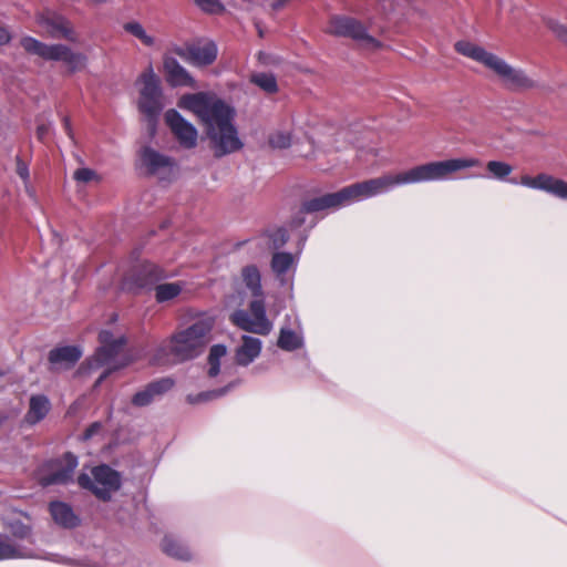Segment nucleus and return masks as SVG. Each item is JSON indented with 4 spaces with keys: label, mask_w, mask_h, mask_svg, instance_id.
Here are the masks:
<instances>
[{
    "label": "nucleus",
    "mask_w": 567,
    "mask_h": 567,
    "mask_svg": "<svg viewBox=\"0 0 567 567\" xmlns=\"http://www.w3.org/2000/svg\"><path fill=\"white\" fill-rule=\"evenodd\" d=\"M477 166H481V161L474 157L430 162L394 175L389 174L371 178L343 187L336 193H328L311 198L305 207L308 210L340 208L388 193L398 186L446 181L452 174L458 171Z\"/></svg>",
    "instance_id": "nucleus-1"
},
{
    "label": "nucleus",
    "mask_w": 567,
    "mask_h": 567,
    "mask_svg": "<svg viewBox=\"0 0 567 567\" xmlns=\"http://www.w3.org/2000/svg\"><path fill=\"white\" fill-rule=\"evenodd\" d=\"M178 105L199 117L216 157L243 148L244 143L234 125L235 112L220 99L205 93L186 94L182 96Z\"/></svg>",
    "instance_id": "nucleus-2"
},
{
    "label": "nucleus",
    "mask_w": 567,
    "mask_h": 567,
    "mask_svg": "<svg viewBox=\"0 0 567 567\" xmlns=\"http://www.w3.org/2000/svg\"><path fill=\"white\" fill-rule=\"evenodd\" d=\"M213 327V317H199L189 327L173 334L168 344L157 350L154 360L158 363L167 362V349L175 361H186L198 357L210 341Z\"/></svg>",
    "instance_id": "nucleus-3"
},
{
    "label": "nucleus",
    "mask_w": 567,
    "mask_h": 567,
    "mask_svg": "<svg viewBox=\"0 0 567 567\" xmlns=\"http://www.w3.org/2000/svg\"><path fill=\"white\" fill-rule=\"evenodd\" d=\"M455 50L493 71L508 90L526 91L539 87L538 82L529 76L525 70L512 66L504 59L477 44L462 40L455 43Z\"/></svg>",
    "instance_id": "nucleus-4"
},
{
    "label": "nucleus",
    "mask_w": 567,
    "mask_h": 567,
    "mask_svg": "<svg viewBox=\"0 0 567 567\" xmlns=\"http://www.w3.org/2000/svg\"><path fill=\"white\" fill-rule=\"evenodd\" d=\"M241 277L254 299L249 303L248 311L236 310L230 319L234 324L247 332L267 336L272 330V322L266 315L260 272L256 266H246L241 270Z\"/></svg>",
    "instance_id": "nucleus-5"
},
{
    "label": "nucleus",
    "mask_w": 567,
    "mask_h": 567,
    "mask_svg": "<svg viewBox=\"0 0 567 567\" xmlns=\"http://www.w3.org/2000/svg\"><path fill=\"white\" fill-rule=\"evenodd\" d=\"M101 347L92 359L89 360L91 370L105 368L96 380L94 386H99L113 371L128 364L130 358L125 351V339L114 338L110 331L103 330L99 336Z\"/></svg>",
    "instance_id": "nucleus-6"
},
{
    "label": "nucleus",
    "mask_w": 567,
    "mask_h": 567,
    "mask_svg": "<svg viewBox=\"0 0 567 567\" xmlns=\"http://www.w3.org/2000/svg\"><path fill=\"white\" fill-rule=\"evenodd\" d=\"M21 47L30 54L47 61H61L71 72L80 71L86 65V56L83 53L72 51L64 44H45L32 37L21 39Z\"/></svg>",
    "instance_id": "nucleus-7"
},
{
    "label": "nucleus",
    "mask_w": 567,
    "mask_h": 567,
    "mask_svg": "<svg viewBox=\"0 0 567 567\" xmlns=\"http://www.w3.org/2000/svg\"><path fill=\"white\" fill-rule=\"evenodd\" d=\"M164 278H166L165 271L152 262L142 264L133 275L134 285L137 288H148L155 285V299L161 303L175 299L185 287L181 281L157 284Z\"/></svg>",
    "instance_id": "nucleus-8"
},
{
    "label": "nucleus",
    "mask_w": 567,
    "mask_h": 567,
    "mask_svg": "<svg viewBox=\"0 0 567 567\" xmlns=\"http://www.w3.org/2000/svg\"><path fill=\"white\" fill-rule=\"evenodd\" d=\"M143 84L140 93L138 107L147 118V130L151 135L155 133L157 117L163 110L162 90L152 69L141 75Z\"/></svg>",
    "instance_id": "nucleus-9"
},
{
    "label": "nucleus",
    "mask_w": 567,
    "mask_h": 567,
    "mask_svg": "<svg viewBox=\"0 0 567 567\" xmlns=\"http://www.w3.org/2000/svg\"><path fill=\"white\" fill-rule=\"evenodd\" d=\"M82 488L90 489L97 498L109 501L121 487L120 474L107 465H100L91 471V475L82 473L78 477Z\"/></svg>",
    "instance_id": "nucleus-10"
},
{
    "label": "nucleus",
    "mask_w": 567,
    "mask_h": 567,
    "mask_svg": "<svg viewBox=\"0 0 567 567\" xmlns=\"http://www.w3.org/2000/svg\"><path fill=\"white\" fill-rule=\"evenodd\" d=\"M327 31L332 35L351 38L364 49L375 50L381 45L377 39L368 34L360 21L350 17L336 16L331 18Z\"/></svg>",
    "instance_id": "nucleus-11"
},
{
    "label": "nucleus",
    "mask_w": 567,
    "mask_h": 567,
    "mask_svg": "<svg viewBox=\"0 0 567 567\" xmlns=\"http://www.w3.org/2000/svg\"><path fill=\"white\" fill-rule=\"evenodd\" d=\"M78 458L66 453L62 458L48 462L39 473L42 486L68 484L72 481Z\"/></svg>",
    "instance_id": "nucleus-12"
},
{
    "label": "nucleus",
    "mask_w": 567,
    "mask_h": 567,
    "mask_svg": "<svg viewBox=\"0 0 567 567\" xmlns=\"http://www.w3.org/2000/svg\"><path fill=\"white\" fill-rule=\"evenodd\" d=\"M141 161L148 173L161 181H171L177 174L176 162L172 157L151 147H145L142 151Z\"/></svg>",
    "instance_id": "nucleus-13"
},
{
    "label": "nucleus",
    "mask_w": 567,
    "mask_h": 567,
    "mask_svg": "<svg viewBox=\"0 0 567 567\" xmlns=\"http://www.w3.org/2000/svg\"><path fill=\"white\" fill-rule=\"evenodd\" d=\"M8 559H45L58 564L71 565L72 559L58 554L41 555L32 549L0 537V560Z\"/></svg>",
    "instance_id": "nucleus-14"
},
{
    "label": "nucleus",
    "mask_w": 567,
    "mask_h": 567,
    "mask_svg": "<svg viewBox=\"0 0 567 567\" xmlns=\"http://www.w3.org/2000/svg\"><path fill=\"white\" fill-rule=\"evenodd\" d=\"M37 23L49 38L76 41V34L70 22L60 14L53 12L41 13L37 17Z\"/></svg>",
    "instance_id": "nucleus-15"
},
{
    "label": "nucleus",
    "mask_w": 567,
    "mask_h": 567,
    "mask_svg": "<svg viewBox=\"0 0 567 567\" xmlns=\"http://www.w3.org/2000/svg\"><path fill=\"white\" fill-rule=\"evenodd\" d=\"M165 122L172 133L184 148H193L197 144V130L186 121L176 110H168L165 113Z\"/></svg>",
    "instance_id": "nucleus-16"
},
{
    "label": "nucleus",
    "mask_w": 567,
    "mask_h": 567,
    "mask_svg": "<svg viewBox=\"0 0 567 567\" xmlns=\"http://www.w3.org/2000/svg\"><path fill=\"white\" fill-rule=\"evenodd\" d=\"M519 184L527 188L546 192L557 198L567 200V182L542 173L536 176L523 175Z\"/></svg>",
    "instance_id": "nucleus-17"
},
{
    "label": "nucleus",
    "mask_w": 567,
    "mask_h": 567,
    "mask_svg": "<svg viewBox=\"0 0 567 567\" xmlns=\"http://www.w3.org/2000/svg\"><path fill=\"white\" fill-rule=\"evenodd\" d=\"M174 381L171 378H163L146 385L132 398L135 406L142 408L151 404L157 396L171 390Z\"/></svg>",
    "instance_id": "nucleus-18"
},
{
    "label": "nucleus",
    "mask_w": 567,
    "mask_h": 567,
    "mask_svg": "<svg viewBox=\"0 0 567 567\" xmlns=\"http://www.w3.org/2000/svg\"><path fill=\"white\" fill-rule=\"evenodd\" d=\"M297 262L298 257L290 252H275L271 258V270L276 278L285 285L293 276Z\"/></svg>",
    "instance_id": "nucleus-19"
},
{
    "label": "nucleus",
    "mask_w": 567,
    "mask_h": 567,
    "mask_svg": "<svg viewBox=\"0 0 567 567\" xmlns=\"http://www.w3.org/2000/svg\"><path fill=\"white\" fill-rule=\"evenodd\" d=\"M177 53L189 59L194 64L207 65L214 62L217 56V47L214 42H205L203 44H193L186 49L177 50Z\"/></svg>",
    "instance_id": "nucleus-20"
},
{
    "label": "nucleus",
    "mask_w": 567,
    "mask_h": 567,
    "mask_svg": "<svg viewBox=\"0 0 567 567\" xmlns=\"http://www.w3.org/2000/svg\"><path fill=\"white\" fill-rule=\"evenodd\" d=\"M262 349V342L259 338L251 336H243L241 344L237 347L235 361L238 365L247 367L252 363Z\"/></svg>",
    "instance_id": "nucleus-21"
},
{
    "label": "nucleus",
    "mask_w": 567,
    "mask_h": 567,
    "mask_svg": "<svg viewBox=\"0 0 567 567\" xmlns=\"http://www.w3.org/2000/svg\"><path fill=\"white\" fill-rule=\"evenodd\" d=\"M81 358V351L73 346L56 348L50 351L49 361L53 370L71 368Z\"/></svg>",
    "instance_id": "nucleus-22"
},
{
    "label": "nucleus",
    "mask_w": 567,
    "mask_h": 567,
    "mask_svg": "<svg viewBox=\"0 0 567 567\" xmlns=\"http://www.w3.org/2000/svg\"><path fill=\"white\" fill-rule=\"evenodd\" d=\"M305 344L303 333L299 324L296 327L282 326L279 330L277 346L287 352H292L301 349Z\"/></svg>",
    "instance_id": "nucleus-23"
},
{
    "label": "nucleus",
    "mask_w": 567,
    "mask_h": 567,
    "mask_svg": "<svg viewBox=\"0 0 567 567\" xmlns=\"http://www.w3.org/2000/svg\"><path fill=\"white\" fill-rule=\"evenodd\" d=\"M50 400L43 394H35L30 398L29 409L23 417L28 425H35L41 422L50 412Z\"/></svg>",
    "instance_id": "nucleus-24"
},
{
    "label": "nucleus",
    "mask_w": 567,
    "mask_h": 567,
    "mask_svg": "<svg viewBox=\"0 0 567 567\" xmlns=\"http://www.w3.org/2000/svg\"><path fill=\"white\" fill-rule=\"evenodd\" d=\"M164 70L167 81L173 86H194V80L189 73L174 58L166 56L164 60Z\"/></svg>",
    "instance_id": "nucleus-25"
},
{
    "label": "nucleus",
    "mask_w": 567,
    "mask_h": 567,
    "mask_svg": "<svg viewBox=\"0 0 567 567\" xmlns=\"http://www.w3.org/2000/svg\"><path fill=\"white\" fill-rule=\"evenodd\" d=\"M162 550L169 557L178 560H189L192 553L188 546L177 536L165 535L161 542Z\"/></svg>",
    "instance_id": "nucleus-26"
},
{
    "label": "nucleus",
    "mask_w": 567,
    "mask_h": 567,
    "mask_svg": "<svg viewBox=\"0 0 567 567\" xmlns=\"http://www.w3.org/2000/svg\"><path fill=\"white\" fill-rule=\"evenodd\" d=\"M50 514L55 524L64 528H73L79 524V518L72 507L63 502H52L50 504Z\"/></svg>",
    "instance_id": "nucleus-27"
},
{
    "label": "nucleus",
    "mask_w": 567,
    "mask_h": 567,
    "mask_svg": "<svg viewBox=\"0 0 567 567\" xmlns=\"http://www.w3.org/2000/svg\"><path fill=\"white\" fill-rule=\"evenodd\" d=\"M227 354V348L224 344H215L210 348L208 354V377L215 378L221 373V359Z\"/></svg>",
    "instance_id": "nucleus-28"
},
{
    "label": "nucleus",
    "mask_w": 567,
    "mask_h": 567,
    "mask_svg": "<svg viewBox=\"0 0 567 567\" xmlns=\"http://www.w3.org/2000/svg\"><path fill=\"white\" fill-rule=\"evenodd\" d=\"M123 29L134 38L138 39L144 45L153 47L155 38L150 35L145 28L137 21H128L123 25Z\"/></svg>",
    "instance_id": "nucleus-29"
},
{
    "label": "nucleus",
    "mask_w": 567,
    "mask_h": 567,
    "mask_svg": "<svg viewBox=\"0 0 567 567\" xmlns=\"http://www.w3.org/2000/svg\"><path fill=\"white\" fill-rule=\"evenodd\" d=\"M486 169L491 176L498 181H504L513 172V167L501 161H489L486 164Z\"/></svg>",
    "instance_id": "nucleus-30"
},
{
    "label": "nucleus",
    "mask_w": 567,
    "mask_h": 567,
    "mask_svg": "<svg viewBox=\"0 0 567 567\" xmlns=\"http://www.w3.org/2000/svg\"><path fill=\"white\" fill-rule=\"evenodd\" d=\"M251 82L267 93H275L278 90L276 78L270 73H256L251 76Z\"/></svg>",
    "instance_id": "nucleus-31"
},
{
    "label": "nucleus",
    "mask_w": 567,
    "mask_h": 567,
    "mask_svg": "<svg viewBox=\"0 0 567 567\" xmlns=\"http://www.w3.org/2000/svg\"><path fill=\"white\" fill-rule=\"evenodd\" d=\"M288 234L285 228L269 230L266 235L269 249H279L288 241Z\"/></svg>",
    "instance_id": "nucleus-32"
},
{
    "label": "nucleus",
    "mask_w": 567,
    "mask_h": 567,
    "mask_svg": "<svg viewBox=\"0 0 567 567\" xmlns=\"http://www.w3.org/2000/svg\"><path fill=\"white\" fill-rule=\"evenodd\" d=\"M235 385V383L230 382L227 386L225 388H220V389H217V390H210V391H205V392H202L197 395H189L188 396V401L190 403H198V402H204V401H209V400H214V399H217V398H220L223 395H225L230 389H233Z\"/></svg>",
    "instance_id": "nucleus-33"
},
{
    "label": "nucleus",
    "mask_w": 567,
    "mask_h": 567,
    "mask_svg": "<svg viewBox=\"0 0 567 567\" xmlns=\"http://www.w3.org/2000/svg\"><path fill=\"white\" fill-rule=\"evenodd\" d=\"M269 144L274 148H287L291 145V134L288 131H275L269 135Z\"/></svg>",
    "instance_id": "nucleus-34"
},
{
    "label": "nucleus",
    "mask_w": 567,
    "mask_h": 567,
    "mask_svg": "<svg viewBox=\"0 0 567 567\" xmlns=\"http://www.w3.org/2000/svg\"><path fill=\"white\" fill-rule=\"evenodd\" d=\"M16 161H17L16 172L19 175V177L23 181L24 188H25V192L28 193V195L30 197H33V190L31 189V187L29 185V177H30L29 167L19 156H17Z\"/></svg>",
    "instance_id": "nucleus-35"
},
{
    "label": "nucleus",
    "mask_w": 567,
    "mask_h": 567,
    "mask_svg": "<svg viewBox=\"0 0 567 567\" xmlns=\"http://www.w3.org/2000/svg\"><path fill=\"white\" fill-rule=\"evenodd\" d=\"M194 3L203 11L208 13H219L224 10L219 0H193Z\"/></svg>",
    "instance_id": "nucleus-36"
},
{
    "label": "nucleus",
    "mask_w": 567,
    "mask_h": 567,
    "mask_svg": "<svg viewBox=\"0 0 567 567\" xmlns=\"http://www.w3.org/2000/svg\"><path fill=\"white\" fill-rule=\"evenodd\" d=\"M310 199L306 200L301 208L299 209V212L292 217L291 221H290V227L292 229H297V228H300L305 223H306V215L307 214H310V213H317L318 210H308L306 209V204L309 202Z\"/></svg>",
    "instance_id": "nucleus-37"
},
{
    "label": "nucleus",
    "mask_w": 567,
    "mask_h": 567,
    "mask_svg": "<svg viewBox=\"0 0 567 567\" xmlns=\"http://www.w3.org/2000/svg\"><path fill=\"white\" fill-rule=\"evenodd\" d=\"M548 28L556 34V37L567 44V25L563 24L556 20H548Z\"/></svg>",
    "instance_id": "nucleus-38"
},
{
    "label": "nucleus",
    "mask_w": 567,
    "mask_h": 567,
    "mask_svg": "<svg viewBox=\"0 0 567 567\" xmlns=\"http://www.w3.org/2000/svg\"><path fill=\"white\" fill-rule=\"evenodd\" d=\"M96 173L91 168H79L74 172V179L81 183H89L93 179H95Z\"/></svg>",
    "instance_id": "nucleus-39"
},
{
    "label": "nucleus",
    "mask_w": 567,
    "mask_h": 567,
    "mask_svg": "<svg viewBox=\"0 0 567 567\" xmlns=\"http://www.w3.org/2000/svg\"><path fill=\"white\" fill-rule=\"evenodd\" d=\"M10 529H11L12 535L16 538L23 539V538H28L30 535V528L27 525H23L21 523L11 524Z\"/></svg>",
    "instance_id": "nucleus-40"
},
{
    "label": "nucleus",
    "mask_w": 567,
    "mask_h": 567,
    "mask_svg": "<svg viewBox=\"0 0 567 567\" xmlns=\"http://www.w3.org/2000/svg\"><path fill=\"white\" fill-rule=\"evenodd\" d=\"M101 430V424L99 422H95L93 424H91L84 432L83 434V439L84 440H89L91 439L93 435H95L99 431Z\"/></svg>",
    "instance_id": "nucleus-41"
},
{
    "label": "nucleus",
    "mask_w": 567,
    "mask_h": 567,
    "mask_svg": "<svg viewBox=\"0 0 567 567\" xmlns=\"http://www.w3.org/2000/svg\"><path fill=\"white\" fill-rule=\"evenodd\" d=\"M11 37L9 31L0 25V45L7 44L10 41Z\"/></svg>",
    "instance_id": "nucleus-42"
},
{
    "label": "nucleus",
    "mask_w": 567,
    "mask_h": 567,
    "mask_svg": "<svg viewBox=\"0 0 567 567\" xmlns=\"http://www.w3.org/2000/svg\"><path fill=\"white\" fill-rule=\"evenodd\" d=\"M48 132H49V127L47 125L42 124V125L38 126L37 134L40 140H43Z\"/></svg>",
    "instance_id": "nucleus-43"
},
{
    "label": "nucleus",
    "mask_w": 567,
    "mask_h": 567,
    "mask_svg": "<svg viewBox=\"0 0 567 567\" xmlns=\"http://www.w3.org/2000/svg\"><path fill=\"white\" fill-rule=\"evenodd\" d=\"M64 127H65L68 135L72 136L70 121L68 118H64Z\"/></svg>",
    "instance_id": "nucleus-44"
},
{
    "label": "nucleus",
    "mask_w": 567,
    "mask_h": 567,
    "mask_svg": "<svg viewBox=\"0 0 567 567\" xmlns=\"http://www.w3.org/2000/svg\"><path fill=\"white\" fill-rule=\"evenodd\" d=\"M316 221L315 220H311L310 221V225H309V228H312L315 226Z\"/></svg>",
    "instance_id": "nucleus-45"
},
{
    "label": "nucleus",
    "mask_w": 567,
    "mask_h": 567,
    "mask_svg": "<svg viewBox=\"0 0 567 567\" xmlns=\"http://www.w3.org/2000/svg\"><path fill=\"white\" fill-rule=\"evenodd\" d=\"M93 1L96 3H102V2H105L106 0H93Z\"/></svg>",
    "instance_id": "nucleus-46"
},
{
    "label": "nucleus",
    "mask_w": 567,
    "mask_h": 567,
    "mask_svg": "<svg viewBox=\"0 0 567 567\" xmlns=\"http://www.w3.org/2000/svg\"><path fill=\"white\" fill-rule=\"evenodd\" d=\"M306 238H307V236H306V235H303V236L301 237V241L303 243V241L306 240Z\"/></svg>",
    "instance_id": "nucleus-47"
},
{
    "label": "nucleus",
    "mask_w": 567,
    "mask_h": 567,
    "mask_svg": "<svg viewBox=\"0 0 567 567\" xmlns=\"http://www.w3.org/2000/svg\"><path fill=\"white\" fill-rule=\"evenodd\" d=\"M333 148H334L336 151H339L341 147H340V146H333Z\"/></svg>",
    "instance_id": "nucleus-48"
}]
</instances>
